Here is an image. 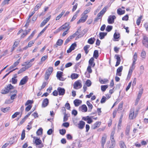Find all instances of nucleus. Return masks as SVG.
<instances>
[{
	"label": "nucleus",
	"instance_id": "aec40b11",
	"mask_svg": "<svg viewBox=\"0 0 148 148\" xmlns=\"http://www.w3.org/2000/svg\"><path fill=\"white\" fill-rule=\"evenodd\" d=\"M14 87L12 86L11 84H8L7 85L6 87H5V89H6L8 93L10 92V90L13 89Z\"/></svg>",
	"mask_w": 148,
	"mask_h": 148
},
{
	"label": "nucleus",
	"instance_id": "dca6fc26",
	"mask_svg": "<svg viewBox=\"0 0 148 148\" xmlns=\"http://www.w3.org/2000/svg\"><path fill=\"white\" fill-rule=\"evenodd\" d=\"M85 123L82 121H79V123L78 124V127L80 129H82L84 127Z\"/></svg>",
	"mask_w": 148,
	"mask_h": 148
},
{
	"label": "nucleus",
	"instance_id": "473e14b6",
	"mask_svg": "<svg viewBox=\"0 0 148 148\" xmlns=\"http://www.w3.org/2000/svg\"><path fill=\"white\" fill-rule=\"evenodd\" d=\"M99 56L98 51L97 50H95L94 52L93 57L97 59Z\"/></svg>",
	"mask_w": 148,
	"mask_h": 148
},
{
	"label": "nucleus",
	"instance_id": "bf43d9fd",
	"mask_svg": "<svg viewBox=\"0 0 148 148\" xmlns=\"http://www.w3.org/2000/svg\"><path fill=\"white\" fill-rule=\"evenodd\" d=\"M76 46V45L75 43L72 44L70 48L73 50H74L75 48V47Z\"/></svg>",
	"mask_w": 148,
	"mask_h": 148
},
{
	"label": "nucleus",
	"instance_id": "20e7f679",
	"mask_svg": "<svg viewBox=\"0 0 148 148\" xmlns=\"http://www.w3.org/2000/svg\"><path fill=\"white\" fill-rule=\"evenodd\" d=\"M114 132H112L111 133L110 138L111 141L112 147H110L109 148H114L113 147L115 145V142L114 138Z\"/></svg>",
	"mask_w": 148,
	"mask_h": 148
},
{
	"label": "nucleus",
	"instance_id": "9d476101",
	"mask_svg": "<svg viewBox=\"0 0 148 148\" xmlns=\"http://www.w3.org/2000/svg\"><path fill=\"white\" fill-rule=\"evenodd\" d=\"M107 138V136L106 134H104L102 138L101 142V146L102 148H104V145L106 142Z\"/></svg>",
	"mask_w": 148,
	"mask_h": 148
},
{
	"label": "nucleus",
	"instance_id": "423d86ee",
	"mask_svg": "<svg viewBox=\"0 0 148 148\" xmlns=\"http://www.w3.org/2000/svg\"><path fill=\"white\" fill-rule=\"evenodd\" d=\"M143 43V45L146 47L148 48V37L146 36H144Z\"/></svg>",
	"mask_w": 148,
	"mask_h": 148
},
{
	"label": "nucleus",
	"instance_id": "7ed1b4c3",
	"mask_svg": "<svg viewBox=\"0 0 148 148\" xmlns=\"http://www.w3.org/2000/svg\"><path fill=\"white\" fill-rule=\"evenodd\" d=\"M138 114L137 112H134V109H132L130 111V119H135Z\"/></svg>",
	"mask_w": 148,
	"mask_h": 148
},
{
	"label": "nucleus",
	"instance_id": "4468645a",
	"mask_svg": "<svg viewBox=\"0 0 148 148\" xmlns=\"http://www.w3.org/2000/svg\"><path fill=\"white\" fill-rule=\"evenodd\" d=\"M114 58L116 59V62L115 66H117L120 64V62L121 61L120 57L119 55L116 54L115 55Z\"/></svg>",
	"mask_w": 148,
	"mask_h": 148
},
{
	"label": "nucleus",
	"instance_id": "774afa93",
	"mask_svg": "<svg viewBox=\"0 0 148 148\" xmlns=\"http://www.w3.org/2000/svg\"><path fill=\"white\" fill-rule=\"evenodd\" d=\"M78 4L77 3H76L75 5L73 6V8L72 9V11L73 12L74 11L77 9V8Z\"/></svg>",
	"mask_w": 148,
	"mask_h": 148
},
{
	"label": "nucleus",
	"instance_id": "4d7b16f0",
	"mask_svg": "<svg viewBox=\"0 0 148 148\" xmlns=\"http://www.w3.org/2000/svg\"><path fill=\"white\" fill-rule=\"evenodd\" d=\"M142 93H143L142 90H140L139 91V93H138V96L137 97V98H138L140 99L141 97Z\"/></svg>",
	"mask_w": 148,
	"mask_h": 148
},
{
	"label": "nucleus",
	"instance_id": "09e8293b",
	"mask_svg": "<svg viewBox=\"0 0 148 148\" xmlns=\"http://www.w3.org/2000/svg\"><path fill=\"white\" fill-rule=\"evenodd\" d=\"M21 58H20L13 64V66L16 67L19 63Z\"/></svg>",
	"mask_w": 148,
	"mask_h": 148
},
{
	"label": "nucleus",
	"instance_id": "412c9836",
	"mask_svg": "<svg viewBox=\"0 0 148 148\" xmlns=\"http://www.w3.org/2000/svg\"><path fill=\"white\" fill-rule=\"evenodd\" d=\"M63 42V41L61 39H58L56 42V45H54V46L56 48L57 47V45H58V46L61 45H62V44Z\"/></svg>",
	"mask_w": 148,
	"mask_h": 148
},
{
	"label": "nucleus",
	"instance_id": "a211bd4d",
	"mask_svg": "<svg viewBox=\"0 0 148 148\" xmlns=\"http://www.w3.org/2000/svg\"><path fill=\"white\" fill-rule=\"evenodd\" d=\"M80 32V29H79L77 31L74 33L73 35L70 36L69 37V38L70 39V40L73 39V38H75L76 36H77L78 34H79Z\"/></svg>",
	"mask_w": 148,
	"mask_h": 148
},
{
	"label": "nucleus",
	"instance_id": "de8ad7c7",
	"mask_svg": "<svg viewBox=\"0 0 148 148\" xmlns=\"http://www.w3.org/2000/svg\"><path fill=\"white\" fill-rule=\"evenodd\" d=\"M146 52L144 51H143L141 54V57L144 58H145L146 56Z\"/></svg>",
	"mask_w": 148,
	"mask_h": 148
},
{
	"label": "nucleus",
	"instance_id": "0eeeda50",
	"mask_svg": "<svg viewBox=\"0 0 148 148\" xmlns=\"http://www.w3.org/2000/svg\"><path fill=\"white\" fill-rule=\"evenodd\" d=\"M69 23H66L64 24L62 26L60 27L58 29V31H60V30H62L64 29H67L69 28V30L70 28V27L69 26Z\"/></svg>",
	"mask_w": 148,
	"mask_h": 148
},
{
	"label": "nucleus",
	"instance_id": "ddd939ff",
	"mask_svg": "<svg viewBox=\"0 0 148 148\" xmlns=\"http://www.w3.org/2000/svg\"><path fill=\"white\" fill-rule=\"evenodd\" d=\"M108 8V7L107 6H105L102 10L99 13H98V16H101V17H102L103 15L105 14V12L107 10V9Z\"/></svg>",
	"mask_w": 148,
	"mask_h": 148
},
{
	"label": "nucleus",
	"instance_id": "f704fd0d",
	"mask_svg": "<svg viewBox=\"0 0 148 148\" xmlns=\"http://www.w3.org/2000/svg\"><path fill=\"white\" fill-rule=\"evenodd\" d=\"M43 130L42 128H39L36 132V134L38 135H40L42 134V133Z\"/></svg>",
	"mask_w": 148,
	"mask_h": 148
},
{
	"label": "nucleus",
	"instance_id": "e2e57ef3",
	"mask_svg": "<svg viewBox=\"0 0 148 148\" xmlns=\"http://www.w3.org/2000/svg\"><path fill=\"white\" fill-rule=\"evenodd\" d=\"M73 64L71 62H69L66 64L65 65V68H68L71 66Z\"/></svg>",
	"mask_w": 148,
	"mask_h": 148
},
{
	"label": "nucleus",
	"instance_id": "3c124183",
	"mask_svg": "<svg viewBox=\"0 0 148 148\" xmlns=\"http://www.w3.org/2000/svg\"><path fill=\"white\" fill-rule=\"evenodd\" d=\"M20 114V112H15L13 115L12 116V118L13 119L17 116L18 115Z\"/></svg>",
	"mask_w": 148,
	"mask_h": 148
},
{
	"label": "nucleus",
	"instance_id": "58836bf2",
	"mask_svg": "<svg viewBox=\"0 0 148 148\" xmlns=\"http://www.w3.org/2000/svg\"><path fill=\"white\" fill-rule=\"evenodd\" d=\"M130 133V126L129 125L127 126L126 127L125 130V134L127 135L128 136L129 135Z\"/></svg>",
	"mask_w": 148,
	"mask_h": 148
},
{
	"label": "nucleus",
	"instance_id": "a878e982",
	"mask_svg": "<svg viewBox=\"0 0 148 148\" xmlns=\"http://www.w3.org/2000/svg\"><path fill=\"white\" fill-rule=\"evenodd\" d=\"M53 71V67H50L47 70L45 73L47 74H49V75H50Z\"/></svg>",
	"mask_w": 148,
	"mask_h": 148
},
{
	"label": "nucleus",
	"instance_id": "49530a36",
	"mask_svg": "<svg viewBox=\"0 0 148 148\" xmlns=\"http://www.w3.org/2000/svg\"><path fill=\"white\" fill-rule=\"evenodd\" d=\"M106 99H107L106 97L104 96H103L102 97L101 100V103H104L106 102Z\"/></svg>",
	"mask_w": 148,
	"mask_h": 148
},
{
	"label": "nucleus",
	"instance_id": "6ab92c4d",
	"mask_svg": "<svg viewBox=\"0 0 148 148\" xmlns=\"http://www.w3.org/2000/svg\"><path fill=\"white\" fill-rule=\"evenodd\" d=\"M74 103L75 106H78L82 103V101L78 99H76L73 101Z\"/></svg>",
	"mask_w": 148,
	"mask_h": 148
},
{
	"label": "nucleus",
	"instance_id": "69168bd1",
	"mask_svg": "<svg viewBox=\"0 0 148 148\" xmlns=\"http://www.w3.org/2000/svg\"><path fill=\"white\" fill-rule=\"evenodd\" d=\"M32 106L30 105H28L25 108V110L27 112L29 111L31 108Z\"/></svg>",
	"mask_w": 148,
	"mask_h": 148
},
{
	"label": "nucleus",
	"instance_id": "a18cd8bd",
	"mask_svg": "<svg viewBox=\"0 0 148 148\" xmlns=\"http://www.w3.org/2000/svg\"><path fill=\"white\" fill-rule=\"evenodd\" d=\"M90 8H88L84 11V12L82 14V15H86L90 11Z\"/></svg>",
	"mask_w": 148,
	"mask_h": 148
},
{
	"label": "nucleus",
	"instance_id": "8fccbe9b",
	"mask_svg": "<svg viewBox=\"0 0 148 148\" xmlns=\"http://www.w3.org/2000/svg\"><path fill=\"white\" fill-rule=\"evenodd\" d=\"M120 145L121 148H126V147L124 143L123 142L121 141L120 142Z\"/></svg>",
	"mask_w": 148,
	"mask_h": 148
},
{
	"label": "nucleus",
	"instance_id": "4c0bfd02",
	"mask_svg": "<svg viewBox=\"0 0 148 148\" xmlns=\"http://www.w3.org/2000/svg\"><path fill=\"white\" fill-rule=\"evenodd\" d=\"M142 18V16H140L137 19L136 21V24L137 25H140Z\"/></svg>",
	"mask_w": 148,
	"mask_h": 148
},
{
	"label": "nucleus",
	"instance_id": "cd10ccee",
	"mask_svg": "<svg viewBox=\"0 0 148 148\" xmlns=\"http://www.w3.org/2000/svg\"><path fill=\"white\" fill-rule=\"evenodd\" d=\"M90 47V46L89 45H86L84 47V49L85 51L86 54H87L89 52V51L88 50L89 48Z\"/></svg>",
	"mask_w": 148,
	"mask_h": 148
},
{
	"label": "nucleus",
	"instance_id": "6e6552de",
	"mask_svg": "<svg viewBox=\"0 0 148 148\" xmlns=\"http://www.w3.org/2000/svg\"><path fill=\"white\" fill-rule=\"evenodd\" d=\"M28 80V78L27 76H25L23 77L21 80L19 85H22L25 84Z\"/></svg>",
	"mask_w": 148,
	"mask_h": 148
},
{
	"label": "nucleus",
	"instance_id": "e433bc0d",
	"mask_svg": "<svg viewBox=\"0 0 148 148\" xmlns=\"http://www.w3.org/2000/svg\"><path fill=\"white\" fill-rule=\"evenodd\" d=\"M108 86L107 85H102L101 86V89L102 91H105L108 88Z\"/></svg>",
	"mask_w": 148,
	"mask_h": 148
},
{
	"label": "nucleus",
	"instance_id": "c9c22d12",
	"mask_svg": "<svg viewBox=\"0 0 148 148\" xmlns=\"http://www.w3.org/2000/svg\"><path fill=\"white\" fill-rule=\"evenodd\" d=\"M29 65H30L29 66H28V65L26 66H25L22 67L20 69V70H21L22 71V72L25 71L26 69H28L29 67H30L32 66V65H31L30 64Z\"/></svg>",
	"mask_w": 148,
	"mask_h": 148
},
{
	"label": "nucleus",
	"instance_id": "a19ab883",
	"mask_svg": "<svg viewBox=\"0 0 148 148\" xmlns=\"http://www.w3.org/2000/svg\"><path fill=\"white\" fill-rule=\"evenodd\" d=\"M82 110H83V111H84V112H86L87 110V108L86 106L85 105H83L82 106Z\"/></svg>",
	"mask_w": 148,
	"mask_h": 148
},
{
	"label": "nucleus",
	"instance_id": "c756f323",
	"mask_svg": "<svg viewBox=\"0 0 148 148\" xmlns=\"http://www.w3.org/2000/svg\"><path fill=\"white\" fill-rule=\"evenodd\" d=\"M99 81L101 84H105L108 81V80L106 79H103L100 78Z\"/></svg>",
	"mask_w": 148,
	"mask_h": 148
},
{
	"label": "nucleus",
	"instance_id": "bb28decb",
	"mask_svg": "<svg viewBox=\"0 0 148 148\" xmlns=\"http://www.w3.org/2000/svg\"><path fill=\"white\" fill-rule=\"evenodd\" d=\"M86 103L89 108L88 111L91 112L93 107L92 105L88 101H87Z\"/></svg>",
	"mask_w": 148,
	"mask_h": 148
},
{
	"label": "nucleus",
	"instance_id": "680f3d73",
	"mask_svg": "<svg viewBox=\"0 0 148 148\" xmlns=\"http://www.w3.org/2000/svg\"><path fill=\"white\" fill-rule=\"evenodd\" d=\"M129 18L128 15H126L124 17H123L122 18V20L123 21H127Z\"/></svg>",
	"mask_w": 148,
	"mask_h": 148
},
{
	"label": "nucleus",
	"instance_id": "f8f14e48",
	"mask_svg": "<svg viewBox=\"0 0 148 148\" xmlns=\"http://www.w3.org/2000/svg\"><path fill=\"white\" fill-rule=\"evenodd\" d=\"M51 17V16H49L47 18L44 19L41 23L40 25V27H42L45 25L46 23L49 21Z\"/></svg>",
	"mask_w": 148,
	"mask_h": 148
},
{
	"label": "nucleus",
	"instance_id": "ea45409f",
	"mask_svg": "<svg viewBox=\"0 0 148 148\" xmlns=\"http://www.w3.org/2000/svg\"><path fill=\"white\" fill-rule=\"evenodd\" d=\"M62 74L63 72H62L58 71L57 72L56 76L58 79L62 76Z\"/></svg>",
	"mask_w": 148,
	"mask_h": 148
},
{
	"label": "nucleus",
	"instance_id": "b1692460",
	"mask_svg": "<svg viewBox=\"0 0 148 148\" xmlns=\"http://www.w3.org/2000/svg\"><path fill=\"white\" fill-rule=\"evenodd\" d=\"M42 5V3L41 2L37 4L34 9V11L35 12L37 10L40 8Z\"/></svg>",
	"mask_w": 148,
	"mask_h": 148
},
{
	"label": "nucleus",
	"instance_id": "39448f33",
	"mask_svg": "<svg viewBox=\"0 0 148 148\" xmlns=\"http://www.w3.org/2000/svg\"><path fill=\"white\" fill-rule=\"evenodd\" d=\"M82 16L81 18L77 22V24H78L81 23H84L87 19L88 16L86 15L82 14Z\"/></svg>",
	"mask_w": 148,
	"mask_h": 148
},
{
	"label": "nucleus",
	"instance_id": "5701e85b",
	"mask_svg": "<svg viewBox=\"0 0 148 148\" xmlns=\"http://www.w3.org/2000/svg\"><path fill=\"white\" fill-rule=\"evenodd\" d=\"M107 34V33L101 32L99 34V37L100 39H102L104 38L105 36Z\"/></svg>",
	"mask_w": 148,
	"mask_h": 148
},
{
	"label": "nucleus",
	"instance_id": "13d9d810",
	"mask_svg": "<svg viewBox=\"0 0 148 148\" xmlns=\"http://www.w3.org/2000/svg\"><path fill=\"white\" fill-rule=\"evenodd\" d=\"M68 120V117L67 116V114L65 112L64 113V116L63 118V121L65 122L66 121Z\"/></svg>",
	"mask_w": 148,
	"mask_h": 148
},
{
	"label": "nucleus",
	"instance_id": "79ce46f5",
	"mask_svg": "<svg viewBox=\"0 0 148 148\" xmlns=\"http://www.w3.org/2000/svg\"><path fill=\"white\" fill-rule=\"evenodd\" d=\"M85 84L87 86L89 87L91 85V82L90 80L88 79L86 81Z\"/></svg>",
	"mask_w": 148,
	"mask_h": 148
},
{
	"label": "nucleus",
	"instance_id": "393cba45",
	"mask_svg": "<svg viewBox=\"0 0 148 148\" xmlns=\"http://www.w3.org/2000/svg\"><path fill=\"white\" fill-rule=\"evenodd\" d=\"M101 124V122H97L92 126L93 129H95L99 127Z\"/></svg>",
	"mask_w": 148,
	"mask_h": 148
},
{
	"label": "nucleus",
	"instance_id": "f257e3e1",
	"mask_svg": "<svg viewBox=\"0 0 148 148\" xmlns=\"http://www.w3.org/2000/svg\"><path fill=\"white\" fill-rule=\"evenodd\" d=\"M137 56L136 53L135 52L133 56L132 60L133 62L132 63V66L130 68V73H132L133 71L134 70L135 67L136 61L137 60Z\"/></svg>",
	"mask_w": 148,
	"mask_h": 148
},
{
	"label": "nucleus",
	"instance_id": "f03ea898",
	"mask_svg": "<svg viewBox=\"0 0 148 148\" xmlns=\"http://www.w3.org/2000/svg\"><path fill=\"white\" fill-rule=\"evenodd\" d=\"M74 88L77 89L80 88L82 87V85L79 80H78L75 82L73 85Z\"/></svg>",
	"mask_w": 148,
	"mask_h": 148
},
{
	"label": "nucleus",
	"instance_id": "338daca9",
	"mask_svg": "<svg viewBox=\"0 0 148 148\" xmlns=\"http://www.w3.org/2000/svg\"><path fill=\"white\" fill-rule=\"evenodd\" d=\"M9 1L8 0H4L2 3L1 5L3 6H4L6 4H8V3Z\"/></svg>",
	"mask_w": 148,
	"mask_h": 148
},
{
	"label": "nucleus",
	"instance_id": "0e129e2a",
	"mask_svg": "<svg viewBox=\"0 0 148 148\" xmlns=\"http://www.w3.org/2000/svg\"><path fill=\"white\" fill-rule=\"evenodd\" d=\"M17 82V79L14 78H12V84H16Z\"/></svg>",
	"mask_w": 148,
	"mask_h": 148
},
{
	"label": "nucleus",
	"instance_id": "2eb2a0df",
	"mask_svg": "<svg viewBox=\"0 0 148 148\" xmlns=\"http://www.w3.org/2000/svg\"><path fill=\"white\" fill-rule=\"evenodd\" d=\"M49 103V100L47 98L44 99L42 101V108H45L48 105Z\"/></svg>",
	"mask_w": 148,
	"mask_h": 148
},
{
	"label": "nucleus",
	"instance_id": "2f4dec72",
	"mask_svg": "<svg viewBox=\"0 0 148 148\" xmlns=\"http://www.w3.org/2000/svg\"><path fill=\"white\" fill-rule=\"evenodd\" d=\"M42 143V141L39 138H36L35 141V143L36 145H38Z\"/></svg>",
	"mask_w": 148,
	"mask_h": 148
},
{
	"label": "nucleus",
	"instance_id": "5fc2aeb1",
	"mask_svg": "<svg viewBox=\"0 0 148 148\" xmlns=\"http://www.w3.org/2000/svg\"><path fill=\"white\" fill-rule=\"evenodd\" d=\"M66 130L65 129H62L60 130V132L62 135H64L66 133Z\"/></svg>",
	"mask_w": 148,
	"mask_h": 148
},
{
	"label": "nucleus",
	"instance_id": "6e6d98bb",
	"mask_svg": "<svg viewBox=\"0 0 148 148\" xmlns=\"http://www.w3.org/2000/svg\"><path fill=\"white\" fill-rule=\"evenodd\" d=\"M48 84V83L47 82H44L43 83L42 85L41 86V90L43 89Z\"/></svg>",
	"mask_w": 148,
	"mask_h": 148
},
{
	"label": "nucleus",
	"instance_id": "052dcab7",
	"mask_svg": "<svg viewBox=\"0 0 148 148\" xmlns=\"http://www.w3.org/2000/svg\"><path fill=\"white\" fill-rule=\"evenodd\" d=\"M91 66H89L87 68V71L90 73H92V70L91 69Z\"/></svg>",
	"mask_w": 148,
	"mask_h": 148
},
{
	"label": "nucleus",
	"instance_id": "c03bdc74",
	"mask_svg": "<svg viewBox=\"0 0 148 148\" xmlns=\"http://www.w3.org/2000/svg\"><path fill=\"white\" fill-rule=\"evenodd\" d=\"M112 26L108 25L106 27V30L108 32H109L112 29Z\"/></svg>",
	"mask_w": 148,
	"mask_h": 148
},
{
	"label": "nucleus",
	"instance_id": "72a5a7b5",
	"mask_svg": "<svg viewBox=\"0 0 148 148\" xmlns=\"http://www.w3.org/2000/svg\"><path fill=\"white\" fill-rule=\"evenodd\" d=\"M10 107H8L5 108H1V110L4 113H5L9 110Z\"/></svg>",
	"mask_w": 148,
	"mask_h": 148
},
{
	"label": "nucleus",
	"instance_id": "603ef678",
	"mask_svg": "<svg viewBox=\"0 0 148 148\" xmlns=\"http://www.w3.org/2000/svg\"><path fill=\"white\" fill-rule=\"evenodd\" d=\"M35 40H32L29 42L28 44V47H31L32 45L33 44H34L35 42Z\"/></svg>",
	"mask_w": 148,
	"mask_h": 148
},
{
	"label": "nucleus",
	"instance_id": "4be33fe9",
	"mask_svg": "<svg viewBox=\"0 0 148 148\" xmlns=\"http://www.w3.org/2000/svg\"><path fill=\"white\" fill-rule=\"evenodd\" d=\"M125 11L124 10H123L121 8H118L117 10V13L120 15H122L125 13Z\"/></svg>",
	"mask_w": 148,
	"mask_h": 148
},
{
	"label": "nucleus",
	"instance_id": "37998d69",
	"mask_svg": "<svg viewBox=\"0 0 148 148\" xmlns=\"http://www.w3.org/2000/svg\"><path fill=\"white\" fill-rule=\"evenodd\" d=\"M94 58L92 57L90 58L89 61V64L90 65V66H92V64L94 63Z\"/></svg>",
	"mask_w": 148,
	"mask_h": 148
},
{
	"label": "nucleus",
	"instance_id": "1a4fd4ad",
	"mask_svg": "<svg viewBox=\"0 0 148 148\" xmlns=\"http://www.w3.org/2000/svg\"><path fill=\"white\" fill-rule=\"evenodd\" d=\"M116 18L114 15L110 16L108 19V22L109 24H112L114 22V20Z\"/></svg>",
	"mask_w": 148,
	"mask_h": 148
},
{
	"label": "nucleus",
	"instance_id": "c85d7f7f",
	"mask_svg": "<svg viewBox=\"0 0 148 148\" xmlns=\"http://www.w3.org/2000/svg\"><path fill=\"white\" fill-rule=\"evenodd\" d=\"M95 40V39L93 38H91L88 39V42L90 44H92Z\"/></svg>",
	"mask_w": 148,
	"mask_h": 148
},
{
	"label": "nucleus",
	"instance_id": "7c9ffc66",
	"mask_svg": "<svg viewBox=\"0 0 148 148\" xmlns=\"http://www.w3.org/2000/svg\"><path fill=\"white\" fill-rule=\"evenodd\" d=\"M78 75L76 73H73L71 75V78L72 79H75L78 77Z\"/></svg>",
	"mask_w": 148,
	"mask_h": 148
},
{
	"label": "nucleus",
	"instance_id": "9b49d317",
	"mask_svg": "<svg viewBox=\"0 0 148 148\" xmlns=\"http://www.w3.org/2000/svg\"><path fill=\"white\" fill-rule=\"evenodd\" d=\"M57 90L59 95H63L65 94V90L64 88L58 87L57 88Z\"/></svg>",
	"mask_w": 148,
	"mask_h": 148
},
{
	"label": "nucleus",
	"instance_id": "864d4df0",
	"mask_svg": "<svg viewBox=\"0 0 148 148\" xmlns=\"http://www.w3.org/2000/svg\"><path fill=\"white\" fill-rule=\"evenodd\" d=\"M1 93L3 94H5L8 93V92L6 90V89H5V88L4 89H3L1 90Z\"/></svg>",
	"mask_w": 148,
	"mask_h": 148
},
{
	"label": "nucleus",
	"instance_id": "f3484780",
	"mask_svg": "<svg viewBox=\"0 0 148 148\" xmlns=\"http://www.w3.org/2000/svg\"><path fill=\"white\" fill-rule=\"evenodd\" d=\"M123 69V66H121L119 67L117 69L116 75L119 76H121V72Z\"/></svg>",
	"mask_w": 148,
	"mask_h": 148
}]
</instances>
